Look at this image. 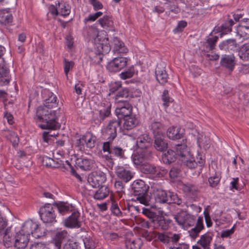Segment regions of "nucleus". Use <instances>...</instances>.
Listing matches in <instances>:
<instances>
[{
  "label": "nucleus",
  "mask_w": 249,
  "mask_h": 249,
  "mask_svg": "<svg viewBox=\"0 0 249 249\" xmlns=\"http://www.w3.org/2000/svg\"><path fill=\"white\" fill-rule=\"evenodd\" d=\"M57 98L52 92L49 94L48 98L45 100L44 106L39 107L36 110V116L43 124L39 126L43 129L55 130L59 125L57 122L56 111L52 108L57 106Z\"/></svg>",
  "instance_id": "f257e3e1"
},
{
  "label": "nucleus",
  "mask_w": 249,
  "mask_h": 249,
  "mask_svg": "<svg viewBox=\"0 0 249 249\" xmlns=\"http://www.w3.org/2000/svg\"><path fill=\"white\" fill-rule=\"evenodd\" d=\"M131 192L136 197V200L145 206L149 205V196L147 194L149 186L141 179L133 181L131 185Z\"/></svg>",
  "instance_id": "f03ea898"
},
{
  "label": "nucleus",
  "mask_w": 249,
  "mask_h": 249,
  "mask_svg": "<svg viewBox=\"0 0 249 249\" xmlns=\"http://www.w3.org/2000/svg\"><path fill=\"white\" fill-rule=\"evenodd\" d=\"M121 121L118 118L112 120L102 130L103 135L106 137L107 142L114 141L117 136V130L121 128Z\"/></svg>",
  "instance_id": "7ed1b4c3"
},
{
  "label": "nucleus",
  "mask_w": 249,
  "mask_h": 249,
  "mask_svg": "<svg viewBox=\"0 0 249 249\" xmlns=\"http://www.w3.org/2000/svg\"><path fill=\"white\" fill-rule=\"evenodd\" d=\"M39 215L44 223L53 224L55 222L56 215L53 206L49 203L46 204L40 208Z\"/></svg>",
  "instance_id": "20e7f679"
},
{
  "label": "nucleus",
  "mask_w": 249,
  "mask_h": 249,
  "mask_svg": "<svg viewBox=\"0 0 249 249\" xmlns=\"http://www.w3.org/2000/svg\"><path fill=\"white\" fill-rule=\"evenodd\" d=\"M141 171L144 174L150 175L153 178L163 177L168 172V170L164 167L149 164H144L142 167Z\"/></svg>",
  "instance_id": "39448f33"
},
{
  "label": "nucleus",
  "mask_w": 249,
  "mask_h": 249,
  "mask_svg": "<svg viewBox=\"0 0 249 249\" xmlns=\"http://www.w3.org/2000/svg\"><path fill=\"white\" fill-rule=\"evenodd\" d=\"M152 158V153L150 149H140L135 152L132 156L134 163L136 165H142L145 164L147 161Z\"/></svg>",
  "instance_id": "423d86ee"
},
{
  "label": "nucleus",
  "mask_w": 249,
  "mask_h": 249,
  "mask_svg": "<svg viewBox=\"0 0 249 249\" xmlns=\"http://www.w3.org/2000/svg\"><path fill=\"white\" fill-rule=\"evenodd\" d=\"M174 218L179 225L184 228L194 226L196 221V216L188 213L186 211L178 213Z\"/></svg>",
  "instance_id": "0eeeda50"
},
{
  "label": "nucleus",
  "mask_w": 249,
  "mask_h": 249,
  "mask_svg": "<svg viewBox=\"0 0 249 249\" xmlns=\"http://www.w3.org/2000/svg\"><path fill=\"white\" fill-rule=\"evenodd\" d=\"M103 150L104 152H107L108 154L120 158H123L124 157V150L115 145L114 141L104 142L103 144Z\"/></svg>",
  "instance_id": "6e6552de"
},
{
  "label": "nucleus",
  "mask_w": 249,
  "mask_h": 249,
  "mask_svg": "<svg viewBox=\"0 0 249 249\" xmlns=\"http://www.w3.org/2000/svg\"><path fill=\"white\" fill-rule=\"evenodd\" d=\"M106 180V174L101 171H96L90 173L88 178L89 183L93 187H99Z\"/></svg>",
  "instance_id": "1a4fd4ad"
},
{
  "label": "nucleus",
  "mask_w": 249,
  "mask_h": 249,
  "mask_svg": "<svg viewBox=\"0 0 249 249\" xmlns=\"http://www.w3.org/2000/svg\"><path fill=\"white\" fill-rule=\"evenodd\" d=\"M95 49L99 54H107L109 52L111 46L107 37H101L98 36L95 39Z\"/></svg>",
  "instance_id": "9d476101"
},
{
  "label": "nucleus",
  "mask_w": 249,
  "mask_h": 249,
  "mask_svg": "<svg viewBox=\"0 0 249 249\" xmlns=\"http://www.w3.org/2000/svg\"><path fill=\"white\" fill-rule=\"evenodd\" d=\"M127 63L126 57H117L108 63L107 69L110 72H117L126 67Z\"/></svg>",
  "instance_id": "9b49d317"
},
{
  "label": "nucleus",
  "mask_w": 249,
  "mask_h": 249,
  "mask_svg": "<svg viewBox=\"0 0 249 249\" xmlns=\"http://www.w3.org/2000/svg\"><path fill=\"white\" fill-rule=\"evenodd\" d=\"M39 231V225L31 220L26 222L20 231L28 237L30 234L35 237H39L40 235L37 234Z\"/></svg>",
  "instance_id": "f8f14e48"
},
{
  "label": "nucleus",
  "mask_w": 249,
  "mask_h": 249,
  "mask_svg": "<svg viewBox=\"0 0 249 249\" xmlns=\"http://www.w3.org/2000/svg\"><path fill=\"white\" fill-rule=\"evenodd\" d=\"M115 172L119 178L126 183L131 180L135 174L128 168L122 166H117Z\"/></svg>",
  "instance_id": "ddd939ff"
},
{
  "label": "nucleus",
  "mask_w": 249,
  "mask_h": 249,
  "mask_svg": "<svg viewBox=\"0 0 249 249\" xmlns=\"http://www.w3.org/2000/svg\"><path fill=\"white\" fill-rule=\"evenodd\" d=\"M29 241V237L19 231L14 237V246L17 249H24L27 247Z\"/></svg>",
  "instance_id": "4468645a"
},
{
  "label": "nucleus",
  "mask_w": 249,
  "mask_h": 249,
  "mask_svg": "<svg viewBox=\"0 0 249 249\" xmlns=\"http://www.w3.org/2000/svg\"><path fill=\"white\" fill-rule=\"evenodd\" d=\"M10 76L9 70L4 60H0V85H7L9 83Z\"/></svg>",
  "instance_id": "2eb2a0df"
},
{
  "label": "nucleus",
  "mask_w": 249,
  "mask_h": 249,
  "mask_svg": "<svg viewBox=\"0 0 249 249\" xmlns=\"http://www.w3.org/2000/svg\"><path fill=\"white\" fill-rule=\"evenodd\" d=\"M196 160H196L195 158L190 154V156L188 158H185L181 160L183 162L184 164H185L189 168L194 169L198 164L200 166H202L205 162V160L199 155L196 157Z\"/></svg>",
  "instance_id": "dca6fc26"
},
{
  "label": "nucleus",
  "mask_w": 249,
  "mask_h": 249,
  "mask_svg": "<svg viewBox=\"0 0 249 249\" xmlns=\"http://www.w3.org/2000/svg\"><path fill=\"white\" fill-rule=\"evenodd\" d=\"M136 142L139 149H149L148 147L151 145L152 140L148 134L145 133L138 137Z\"/></svg>",
  "instance_id": "f3484780"
},
{
  "label": "nucleus",
  "mask_w": 249,
  "mask_h": 249,
  "mask_svg": "<svg viewBox=\"0 0 249 249\" xmlns=\"http://www.w3.org/2000/svg\"><path fill=\"white\" fill-rule=\"evenodd\" d=\"M80 213L78 211L74 210L71 215L65 220V225L69 228H79L80 223L79 221Z\"/></svg>",
  "instance_id": "a211bd4d"
},
{
  "label": "nucleus",
  "mask_w": 249,
  "mask_h": 249,
  "mask_svg": "<svg viewBox=\"0 0 249 249\" xmlns=\"http://www.w3.org/2000/svg\"><path fill=\"white\" fill-rule=\"evenodd\" d=\"M155 75L157 80L160 85H164L167 82L168 75L163 66L157 65L155 69Z\"/></svg>",
  "instance_id": "6ab92c4d"
},
{
  "label": "nucleus",
  "mask_w": 249,
  "mask_h": 249,
  "mask_svg": "<svg viewBox=\"0 0 249 249\" xmlns=\"http://www.w3.org/2000/svg\"><path fill=\"white\" fill-rule=\"evenodd\" d=\"M182 143H178L176 144V154L179 158L180 160L184 159L185 158H188L191 153L189 151V148L186 144V140H182Z\"/></svg>",
  "instance_id": "aec40b11"
},
{
  "label": "nucleus",
  "mask_w": 249,
  "mask_h": 249,
  "mask_svg": "<svg viewBox=\"0 0 249 249\" xmlns=\"http://www.w3.org/2000/svg\"><path fill=\"white\" fill-rule=\"evenodd\" d=\"M235 64V57L233 54L222 55L220 61L222 67L228 69L230 71H232Z\"/></svg>",
  "instance_id": "412c9836"
},
{
  "label": "nucleus",
  "mask_w": 249,
  "mask_h": 249,
  "mask_svg": "<svg viewBox=\"0 0 249 249\" xmlns=\"http://www.w3.org/2000/svg\"><path fill=\"white\" fill-rule=\"evenodd\" d=\"M112 47L113 51L117 53H125L127 52L128 49L124 46V43L118 37H114L112 38Z\"/></svg>",
  "instance_id": "4be33fe9"
},
{
  "label": "nucleus",
  "mask_w": 249,
  "mask_h": 249,
  "mask_svg": "<svg viewBox=\"0 0 249 249\" xmlns=\"http://www.w3.org/2000/svg\"><path fill=\"white\" fill-rule=\"evenodd\" d=\"M237 34L241 37L249 36V19L244 18L241 20L237 27Z\"/></svg>",
  "instance_id": "5701e85b"
},
{
  "label": "nucleus",
  "mask_w": 249,
  "mask_h": 249,
  "mask_svg": "<svg viewBox=\"0 0 249 249\" xmlns=\"http://www.w3.org/2000/svg\"><path fill=\"white\" fill-rule=\"evenodd\" d=\"M183 130L178 127L172 126L168 129L167 137L172 140L180 139L183 137Z\"/></svg>",
  "instance_id": "b1692460"
},
{
  "label": "nucleus",
  "mask_w": 249,
  "mask_h": 249,
  "mask_svg": "<svg viewBox=\"0 0 249 249\" xmlns=\"http://www.w3.org/2000/svg\"><path fill=\"white\" fill-rule=\"evenodd\" d=\"M132 106L127 102L124 103V106L117 108L115 110V112L118 116V118L119 117V116H120L121 117L124 118L132 115Z\"/></svg>",
  "instance_id": "393cba45"
},
{
  "label": "nucleus",
  "mask_w": 249,
  "mask_h": 249,
  "mask_svg": "<svg viewBox=\"0 0 249 249\" xmlns=\"http://www.w3.org/2000/svg\"><path fill=\"white\" fill-rule=\"evenodd\" d=\"M154 138V146L157 150L162 152L167 149L168 143L164 140L163 135L156 136Z\"/></svg>",
  "instance_id": "a878e982"
},
{
  "label": "nucleus",
  "mask_w": 249,
  "mask_h": 249,
  "mask_svg": "<svg viewBox=\"0 0 249 249\" xmlns=\"http://www.w3.org/2000/svg\"><path fill=\"white\" fill-rule=\"evenodd\" d=\"M155 228H160L165 230L168 228L169 224L170 223V220H166L163 216L158 215L156 218L153 220L152 223Z\"/></svg>",
  "instance_id": "bb28decb"
},
{
  "label": "nucleus",
  "mask_w": 249,
  "mask_h": 249,
  "mask_svg": "<svg viewBox=\"0 0 249 249\" xmlns=\"http://www.w3.org/2000/svg\"><path fill=\"white\" fill-rule=\"evenodd\" d=\"M12 21L13 16L9 9H0V23L1 24L7 25L11 23Z\"/></svg>",
  "instance_id": "cd10ccee"
},
{
  "label": "nucleus",
  "mask_w": 249,
  "mask_h": 249,
  "mask_svg": "<svg viewBox=\"0 0 249 249\" xmlns=\"http://www.w3.org/2000/svg\"><path fill=\"white\" fill-rule=\"evenodd\" d=\"M139 124V121L135 115H132L124 118L123 127L126 130H131Z\"/></svg>",
  "instance_id": "c85d7f7f"
},
{
  "label": "nucleus",
  "mask_w": 249,
  "mask_h": 249,
  "mask_svg": "<svg viewBox=\"0 0 249 249\" xmlns=\"http://www.w3.org/2000/svg\"><path fill=\"white\" fill-rule=\"evenodd\" d=\"M69 235L67 231L58 232L55 236V245L58 249L61 248V244L69 240Z\"/></svg>",
  "instance_id": "c756f323"
},
{
  "label": "nucleus",
  "mask_w": 249,
  "mask_h": 249,
  "mask_svg": "<svg viewBox=\"0 0 249 249\" xmlns=\"http://www.w3.org/2000/svg\"><path fill=\"white\" fill-rule=\"evenodd\" d=\"M219 47L221 50L234 51L237 49V43L234 39H229L221 43Z\"/></svg>",
  "instance_id": "7c9ffc66"
},
{
  "label": "nucleus",
  "mask_w": 249,
  "mask_h": 249,
  "mask_svg": "<svg viewBox=\"0 0 249 249\" xmlns=\"http://www.w3.org/2000/svg\"><path fill=\"white\" fill-rule=\"evenodd\" d=\"M109 189L107 186H101L93 194V198L97 200H103L109 195Z\"/></svg>",
  "instance_id": "2f4dec72"
},
{
  "label": "nucleus",
  "mask_w": 249,
  "mask_h": 249,
  "mask_svg": "<svg viewBox=\"0 0 249 249\" xmlns=\"http://www.w3.org/2000/svg\"><path fill=\"white\" fill-rule=\"evenodd\" d=\"M203 218L202 217H199L197 218L196 226L189 231L190 236L192 238L195 239L201 231L203 229Z\"/></svg>",
  "instance_id": "473e14b6"
},
{
  "label": "nucleus",
  "mask_w": 249,
  "mask_h": 249,
  "mask_svg": "<svg viewBox=\"0 0 249 249\" xmlns=\"http://www.w3.org/2000/svg\"><path fill=\"white\" fill-rule=\"evenodd\" d=\"M131 93L128 89L125 88L120 90L116 95V101L117 102L127 103L129 99Z\"/></svg>",
  "instance_id": "72a5a7b5"
},
{
  "label": "nucleus",
  "mask_w": 249,
  "mask_h": 249,
  "mask_svg": "<svg viewBox=\"0 0 249 249\" xmlns=\"http://www.w3.org/2000/svg\"><path fill=\"white\" fill-rule=\"evenodd\" d=\"M149 128L152 131L154 137L163 135V126L160 122L153 121L149 125Z\"/></svg>",
  "instance_id": "f704fd0d"
},
{
  "label": "nucleus",
  "mask_w": 249,
  "mask_h": 249,
  "mask_svg": "<svg viewBox=\"0 0 249 249\" xmlns=\"http://www.w3.org/2000/svg\"><path fill=\"white\" fill-rule=\"evenodd\" d=\"M213 234L211 232H207L201 236L200 239L197 242L204 249H210L211 242L213 239Z\"/></svg>",
  "instance_id": "c9c22d12"
},
{
  "label": "nucleus",
  "mask_w": 249,
  "mask_h": 249,
  "mask_svg": "<svg viewBox=\"0 0 249 249\" xmlns=\"http://www.w3.org/2000/svg\"><path fill=\"white\" fill-rule=\"evenodd\" d=\"M177 156L176 151L168 150L166 152L163 154L162 160L164 163L170 164L176 160Z\"/></svg>",
  "instance_id": "e433bc0d"
},
{
  "label": "nucleus",
  "mask_w": 249,
  "mask_h": 249,
  "mask_svg": "<svg viewBox=\"0 0 249 249\" xmlns=\"http://www.w3.org/2000/svg\"><path fill=\"white\" fill-rule=\"evenodd\" d=\"M142 245L140 238L128 239L125 240V247L127 249H140Z\"/></svg>",
  "instance_id": "4c0bfd02"
},
{
  "label": "nucleus",
  "mask_w": 249,
  "mask_h": 249,
  "mask_svg": "<svg viewBox=\"0 0 249 249\" xmlns=\"http://www.w3.org/2000/svg\"><path fill=\"white\" fill-rule=\"evenodd\" d=\"M183 190L186 194L192 197H195L197 195L198 188L191 184H187L183 185Z\"/></svg>",
  "instance_id": "58836bf2"
},
{
  "label": "nucleus",
  "mask_w": 249,
  "mask_h": 249,
  "mask_svg": "<svg viewBox=\"0 0 249 249\" xmlns=\"http://www.w3.org/2000/svg\"><path fill=\"white\" fill-rule=\"evenodd\" d=\"M98 22L103 28L108 30L112 28L113 25V22L111 18L108 16H105L99 19Z\"/></svg>",
  "instance_id": "ea45409f"
},
{
  "label": "nucleus",
  "mask_w": 249,
  "mask_h": 249,
  "mask_svg": "<svg viewBox=\"0 0 249 249\" xmlns=\"http://www.w3.org/2000/svg\"><path fill=\"white\" fill-rule=\"evenodd\" d=\"M42 162L47 167L58 168L61 166L62 161L56 160L46 156L43 158Z\"/></svg>",
  "instance_id": "a19ab883"
},
{
  "label": "nucleus",
  "mask_w": 249,
  "mask_h": 249,
  "mask_svg": "<svg viewBox=\"0 0 249 249\" xmlns=\"http://www.w3.org/2000/svg\"><path fill=\"white\" fill-rule=\"evenodd\" d=\"M53 205L55 211L57 210L62 215H64L71 211L70 210V206L63 202L54 203Z\"/></svg>",
  "instance_id": "79ce46f5"
},
{
  "label": "nucleus",
  "mask_w": 249,
  "mask_h": 249,
  "mask_svg": "<svg viewBox=\"0 0 249 249\" xmlns=\"http://www.w3.org/2000/svg\"><path fill=\"white\" fill-rule=\"evenodd\" d=\"M84 139L85 143H86L87 147L91 149L95 146L96 138L91 133H87L84 135Z\"/></svg>",
  "instance_id": "37998d69"
},
{
  "label": "nucleus",
  "mask_w": 249,
  "mask_h": 249,
  "mask_svg": "<svg viewBox=\"0 0 249 249\" xmlns=\"http://www.w3.org/2000/svg\"><path fill=\"white\" fill-rule=\"evenodd\" d=\"M170 232H156L155 237L161 243L167 244L170 242Z\"/></svg>",
  "instance_id": "c03bdc74"
},
{
  "label": "nucleus",
  "mask_w": 249,
  "mask_h": 249,
  "mask_svg": "<svg viewBox=\"0 0 249 249\" xmlns=\"http://www.w3.org/2000/svg\"><path fill=\"white\" fill-rule=\"evenodd\" d=\"M209 174L210 177L209 178H217L219 177V179H221V172L218 169L216 164L215 163H212L211 165L209 166Z\"/></svg>",
  "instance_id": "a18cd8bd"
},
{
  "label": "nucleus",
  "mask_w": 249,
  "mask_h": 249,
  "mask_svg": "<svg viewBox=\"0 0 249 249\" xmlns=\"http://www.w3.org/2000/svg\"><path fill=\"white\" fill-rule=\"evenodd\" d=\"M3 241L4 246L6 247H10L14 241V238H13L10 233V230L6 229L3 237Z\"/></svg>",
  "instance_id": "49530a36"
},
{
  "label": "nucleus",
  "mask_w": 249,
  "mask_h": 249,
  "mask_svg": "<svg viewBox=\"0 0 249 249\" xmlns=\"http://www.w3.org/2000/svg\"><path fill=\"white\" fill-rule=\"evenodd\" d=\"M239 55L241 59L247 61L249 59V44H245L241 48L239 52Z\"/></svg>",
  "instance_id": "de8ad7c7"
},
{
  "label": "nucleus",
  "mask_w": 249,
  "mask_h": 249,
  "mask_svg": "<svg viewBox=\"0 0 249 249\" xmlns=\"http://www.w3.org/2000/svg\"><path fill=\"white\" fill-rule=\"evenodd\" d=\"M82 238L84 247L86 249H93L95 248V242L90 236L87 234L84 236H83Z\"/></svg>",
  "instance_id": "09e8293b"
},
{
  "label": "nucleus",
  "mask_w": 249,
  "mask_h": 249,
  "mask_svg": "<svg viewBox=\"0 0 249 249\" xmlns=\"http://www.w3.org/2000/svg\"><path fill=\"white\" fill-rule=\"evenodd\" d=\"M168 201L167 203H175L178 205H181L182 200L178 196L174 193L168 192Z\"/></svg>",
  "instance_id": "8fccbe9b"
},
{
  "label": "nucleus",
  "mask_w": 249,
  "mask_h": 249,
  "mask_svg": "<svg viewBox=\"0 0 249 249\" xmlns=\"http://www.w3.org/2000/svg\"><path fill=\"white\" fill-rule=\"evenodd\" d=\"M92 163L91 160L85 158H81L78 161L79 166L84 170H89Z\"/></svg>",
  "instance_id": "3c124183"
},
{
  "label": "nucleus",
  "mask_w": 249,
  "mask_h": 249,
  "mask_svg": "<svg viewBox=\"0 0 249 249\" xmlns=\"http://www.w3.org/2000/svg\"><path fill=\"white\" fill-rule=\"evenodd\" d=\"M234 24L232 19H230L221 25V31L223 34H227L231 31V27Z\"/></svg>",
  "instance_id": "603ef678"
},
{
  "label": "nucleus",
  "mask_w": 249,
  "mask_h": 249,
  "mask_svg": "<svg viewBox=\"0 0 249 249\" xmlns=\"http://www.w3.org/2000/svg\"><path fill=\"white\" fill-rule=\"evenodd\" d=\"M168 192L163 190L158 191L156 196L158 201L160 203H167L168 201Z\"/></svg>",
  "instance_id": "864d4df0"
},
{
  "label": "nucleus",
  "mask_w": 249,
  "mask_h": 249,
  "mask_svg": "<svg viewBox=\"0 0 249 249\" xmlns=\"http://www.w3.org/2000/svg\"><path fill=\"white\" fill-rule=\"evenodd\" d=\"M58 5L60 8L59 9V14L63 17L69 15L71 12L70 7L68 5L65 4L58 3Z\"/></svg>",
  "instance_id": "5fc2aeb1"
},
{
  "label": "nucleus",
  "mask_w": 249,
  "mask_h": 249,
  "mask_svg": "<svg viewBox=\"0 0 249 249\" xmlns=\"http://www.w3.org/2000/svg\"><path fill=\"white\" fill-rule=\"evenodd\" d=\"M218 39V37L217 36L209 37L206 42V48H208L209 50H213Z\"/></svg>",
  "instance_id": "6e6d98bb"
},
{
  "label": "nucleus",
  "mask_w": 249,
  "mask_h": 249,
  "mask_svg": "<svg viewBox=\"0 0 249 249\" xmlns=\"http://www.w3.org/2000/svg\"><path fill=\"white\" fill-rule=\"evenodd\" d=\"M8 133L7 138L12 143L14 146H17L19 142V138L17 134L13 131H8Z\"/></svg>",
  "instance_id": "4d7b16f0"
},
{
  "label": "nucleus",
  "mask_w": 249,
  "mask_h": 249,
  "mask_svg": "<svg viewBox=\"0 0 249 249\" xmlns=\"http://www.w3.org/2000/svg\"><path fill=\"white\" fill-rule=\"evenodd\" d=\"M134 74V70L133 68H131L127 70L122 72L120 74V76L122 79H126L133 77Z\"/></svg>",
  "instance_id": "13d9d810"
},
{
  "label": "nucleus",
  "mask_w": 249,
  "mask_h": 249,
  "mask_svg": "<svg viewBox=\"0 0 249 249\" xmlns=\"http://www.w3.org/2000/svg\"><path fill=\"white\" fill-rule=\"evenodd\" d=\"M197 144L199 146H207L209 143L208 138L204 136L203 134H198L197 137Z\"/></svg>",
  "instance_id": "bf43d9fd"
},
{
  "label": "nucleus",
  "mask_w": 249,
  "mask_h": 249,
  "mask_svg": "<svg viewBox=\"0 0 249 249\" xmlns=\"http://www.w3.org/2000/svg\"><path fill=\"white\" fill-rule=\"evenodd\" d=\"M110 210L112 213L116 216H122L123 214V213L119 208L118 204L115 201L111 202Z\"/></svg>",
  "instance_id": "052dcab7"
},
{
  "label": "nucleus",
  "mask_w": 249,
  "mask_h": 249,
  "mask_svg": "<svg viewBox=\"0 0 249 249\" xmlns=\"http://www.w3.org/2000/svg\"><path fill=\"white\" fill-rule=\"evenodd\" d=\"M142 213L149 218L151 220L152 223L153 222V220H154V219L158 216L156 213L146 208H143Z\"/></svg>",
  "instance_id": "680f3d73"
},
{
  "label": "nucleus",
  "mask_w": 249,
  "mask_h": 249,
  "mask_svg": "<svg viewBox=\"0 0 249 249\" xmlns=\"http://www.w3.org/2000/svg\"><path fill=\"white\" fill-rule=\"evenodd\" d=\"M122 88V84L119 82H112L109 85L110 94L114 93Z\"/></svg>",
  "instance_id": "e2e57ef3"
},
{
  "label": "nucleus",
  "mask_w": 249,
  "mask_h": 249,
  "mask_svg": "<svg viewBox=\"0 0 249 249\" xmlns=\"http://www.w3.org/2000/svg\"><path fill=\"white\" fill-rule=\"evenodd\" d=\"M64 249H80V247L77 242L71 241L65 244Z\"/></svg>",
  "instance_id": "0e129e2a"
},
{
  "label": "nucleus",
  "mask_w": 249,
  "mask_h": 249,
  "mask_svg": "<svg viewBox=\"0 0 249 249\" xmlns=\"http://www.w3.org/2000/svg\"><path fill=\"white\" fill-rule=\"evenodd\" d=\"M99 117L101 121H103L106 117L109 116L110 114V108L107 107L106 109L99 111Z\"/></svg>",
  "instance_id": "69168bd1"
},
{
  "label": "nucleus",
  "mask_w": 249,
  "mask_h": 249,
  "mask_svg": "<svg viewBox=\"0 0 249 249\" xmlns=\"http://www.w3.org/2000/svg\"><path fill=\"white\" fill-rule=\"evenodd\" d=\"M64 62L65 73L67 75L70 70L73 68L74 63L72 61H67L66 59H64Z\"/></svg>",
  "instance_id": "338daca9"
},
{
  "label": "nucleus",
  "mask_w": 249,
  "mask_h": 249,
  "mask_svg": "<svg viewBox=\"0 0 249 249\" xmlns=\"http://www.w3.org/2000/svg\"><path fill=\"white\" fill-rule=\"evenodd\" d=\"M136 222L137 224L139 225L142 228H149V223L148 221H145L144 219L142 218H137L136 219Z\"/></svg>",
  "instance_id": "774afa93"
}]
</instances>
